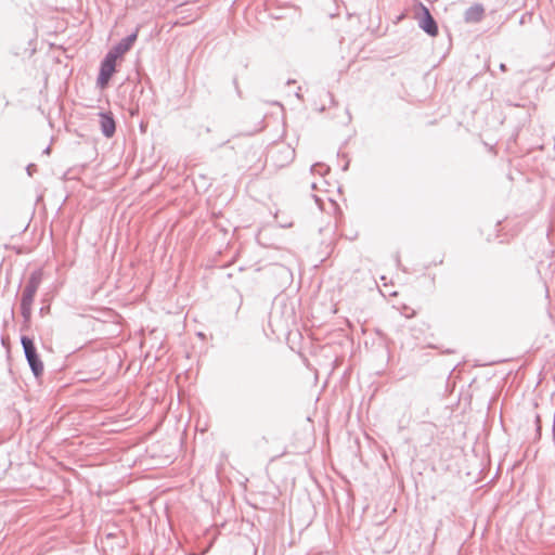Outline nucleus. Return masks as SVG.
Returning <instances> with one entry per match:
<instances>
[{"label": "nucleus", "instance_id": "1", "mask_svg": "<svg viewBox=\"0 0 555 555\" xmlns=\"http://www.w3.org/2000/svg\"><path fill=\"white\" fill-rule=\"evenodd\" d=\"M22 345H23L27 361L31 367V371L34 372V374L36 376L41 375V373L43 372V364L40 361L39 356L37 354L34 341L30 338L23 336Z\"/></svg>", "mask_w": 555, "mask_h": 555}, {"label": "nucleus", "instance_id": "2", "mask_svg": "<svg viewBox=\"0 0 555 555\" xmlns=\"http://www.w3.org/2000/svg\"><path fill=\"white\" fill-rule=\"evenodd\" d=\"M40 283V276L34 274L30 276L28 284L26 285L24 292H23V298H22V309L23 313L26 315L29 313L30 306L33 304L35 294L38 289Z\"/></svg>", "mask_w": 555, "mask_h": 555}, {"label": "nucleus", "instance_id": "3", "mask_svg": "<svg viewBox=\"0 0 555 555\" xmlns=\"http://www.w3.org/2000/svg\"><path fill=\"white\" fill-rule=\"evenodd\" d=\"M115 70L116 62L105 56L104 61L102 62L100 74L98 77V85L100 86V88L104 89L107 86Z\"/></svg>", "mask_w": 555, "mask_h": 555}, {"label": "nucleus", "instance_id": "4", "mask_svg": "<svg viewBox=\"0 0 555 555\" xmlns=\"http://www.w3.org/2000/svg\"><path fill=\"white\" fill-rule=\"evenodd\" d=\"M422 11H423L424 16L421 20V24H420L421 28L433 37L437 36L438 27H437L435 20L430 15L428 9L424 5H422Z\"/></svg>", "mask_w": 555, "mask_h": 555}, {"label": "nucleus", "instance_id": "5", "mask_svg": "<svg viewBox=\"0 0 555 555\" xmlns=\"http://www.w3.org/2000/svg\"><path fill=\"white\" fill-rule=\"evenodd\" d=\"M485 16L483 5L476 3L469 7L464 14L466 23H479Z\"/></svg>", "mask_w": 555, "mask_h": 555}, {"label": "nucleus", "instance_id": "6", "mask_svg": "<svg viewBox=\"0 0 555 555\" xmlns=\"http://www.w3.org/2000/svg\"><path fill=\"white\" fill-rule=\"evenodd\" d=\"M100 124H101L102 131L106 137L109 138L114 134L115 121L112 116L106 115V114H101L100 115Z\"/></svg>", "mask_w": 555, "mask_h": 555}, {"label": "nucleus", "instance_id": "7", "mask_svg": "<svg viewBox=\"0 0 555 555\" xmlns=\"http://www.w3.org/2000/svg\"><path fill=\"white\" fill-rule=\"evenodd\" d=\"M125 54L124 51L118 49V47H114L107 54L106 57L109 60H113L114 62H117L118 59H120Z\"/></svg>", "mask_w": 555, "mask_h": 555}, {"label": "nucleus", "instance_id": "8", "mask_svg": "<svg viewBox=\"0 0 555 555\" xmlns=\"http://www.w3.org/2000/svg\"><path fill=\"white\" fill-rule=\"evenodd\" d=\"M135 38H137L135 35H131V36L122 39L121 42L127 48V50H129L131 48V46L133 44V42L135 41Z\"/></svg>", "mask_w": 555, "mask_h": 555}, {"label": "nucleus", "instance_id": "9", "mask_svg": "<svg viewBox=\"0 0 555 555\" xmlns=\"http://www.w3.org/2000/svg\"><path fill=\"white\" fill-rule=\"evenodd\" d=\"M116 47H118V49H120L125 53L128 51L127 48L124 46V43L121 41Z\"/></svg>", "mask_w": 555, "mask_h": 555}, {"label": "nucleus", "instance_id": "10", "mask_svg": "<svg viewBox=\"0 0 555 555\" xmlns=\"http://www.w3.org/2000/svg\"><path fill=\"white\" fill-rule=\"evenodd\" d=\"M404 315H405L406 318H412V317H414V315H415V311H413V310H412L411 312H409V311H404Z\"/></svg>", "mask_w": 555, "mask_h": 555}]
</instances>
